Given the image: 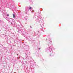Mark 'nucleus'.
I'll return each mask as SVG.
<instances>
[{"mask_svg": "<svg viewBox=\"0 0 73 73\" xmlns=\"http://www.w3.org/2000/svg\"><path fill=\"white\" fill-rule=\"evenodd\" d=\"M13 18H15V17H16V16H15V15L14 14H13Z\"/></svg>", "mask_w": 73, "mask_h": 73, "instance_id": "nucleus-1", "label": "nucleus"}, {"mask_svg": "<svg viewBox=\"0 0 73 73\" xmlns=\"http://www.w3.org/2000/svg\"><path fill=\"white\" fill-rule=\"evenodd\" d=\"M32 9V7H29V9Z\"/></svg>", "mask_w": 73, "mask_h": 73, "instance_id": "nucleus-2", "label": "nucleus"}, {"mask_svg": "<svg viewBox=\"0 0 73 73\" xmlns=\"http://www.w3.org/2000/svg\"><path fill=\"white\" fill-rule=\"evenodd\" d=\"M7 16H9V14H7Z\"/></svg>", "mask_w": 73, "mask_h": 73, "instance_id": "nucleus-3", "label": "nucleus"}, {"mask_svg": "<svg viewBox=\"0 0 73 73\" xmlns=\"http://www.w3.org/2000/svg\"><path fill=\"white\" fill-rule=\"evenodd\" d=\"M39 49H40V48H39Z\"/></svg>", "mask_w": 73, "mask_h": 73, "instance_id": "nucleus-4", "label": "nucleus"}]
</instances>
